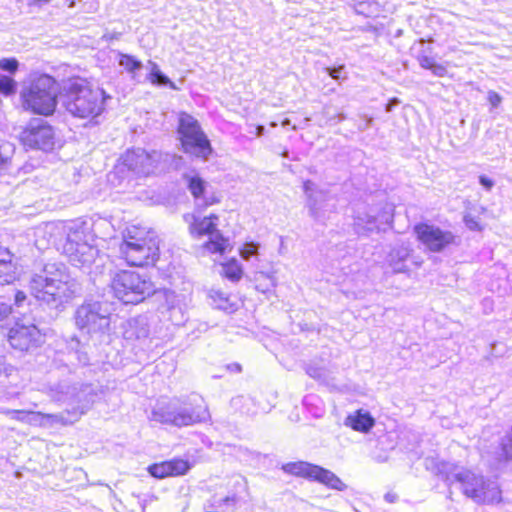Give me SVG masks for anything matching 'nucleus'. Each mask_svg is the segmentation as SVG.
<instances>
[{
    "mask_svg": "<svg viewBox=\"0 0 512 512\" xmlns=\"http://www.w3.org/2000/svg\"><path fill=\"white\" fill-rule=\"evenodd\" d=\"M60 96L64 109L74 118L92 122L105 109L104 91L85 78H70Z\"/></svg>",
    "mask_w": 512,
    "mask_h": 512,
    "instance_id": "1",
    "label": "nucleus"
},
{
    "mask_svg": "<svg viewBox=\"0 0 512 512\" xmlns=\"http://www.w3.org/2000/svg\"><path fill=\"white\" fill-rule=\"evenodd\" d=\"M20 100L27 112L53 115L57 107L56 80L49 75L38 76L22 89Z\"/></svg>",
    "mask_w": 512,
    "mask_h": 512,
    "instance_id": "2",
    "label": "nucleus"
},
{
    "mask_svg": "<svg viewBox=\"0 0 512 512\" xmlns=\"http://www.w3.org/2000/svg\"><path fill=\"white\" fill-rule=\"evenodd\" d=\"M177 134L184 153L202 159H207L213 153L211 142L200 123L189 113H179Z\"/></svg>",
    "mask_w": 512,
    "mask_h": 512,
    "instance_id": "3",
    "label": "nucleus"
},
{
    "mask_svg": "<svg viewBox=\"0 0 512 512\" xmlns=\"http://www.w3.org/2000/svg\"><path fill=\"white\" fill-rule=\"evenodd\" d=\"M160 241L152 230L134 226L130 231V267H153L160 256Z\"/></svg>",
    "mask_w": 512,
    "mask_h": 512,
    "instance_id": "4",
    "label": "nucleus"
},
{
    "mask_svg": "<svg viewBox=\"0 0 512 512\" xmlns=\"http://www.w3.org/2000/svg\"><path fill=\"white\" fill-rule=\"evenodd\" d=\"M19 143L25 150L49 152L54 149L56 135L54 128L46 121L33 119L21 130Z\"/></svg>",
    "mask_w": 512,
    "mask_h": 512,
    "instance_id": "5",
    "label": "nucleus"
},
{
    "mask_svg": "<svg viewBox=\"0 0 512 512\" xmlns=\"http://www.w3.org/2000/svg\"><path fill=\"white\" fill-rule=\"evenodd\" d=\"M282 470L288 475L316 481L331 489H346L345 483L338 476L316 464L305 461L288 462L282 465Z\"/></svg>",
    "mask_w": 512,
    "mask_h": 512,
    "instance_id": "6",
    "label": "nucleus"
},
{
    "mask_svg": "<svg viewBox=\"0 0 512 512\" xmlns=\"http://www.w3.org/2000/svg\"><path fill=\"white\" fill-rule=\"evenodd\" d=\"M413 231L416 240L424 246L425 250L432 253L442 252L456 243V236L451 231L442 230L426 222L415 224Z\"/></svg>",
    "mask_w": 512,
    "mask_h": 512,
    "instance_id": "7",
    "label": "nucleus"
},
{
    "mask_svg": "<svg viewBox=\"0 0 512 512\" xmlns=\"http://www.w3.org/2000/svg\"><path fill=\"white\" fill-rule=\"evenodd\" d=\"M457 480L461 490L467 497L478 503H498L501 500V489L498 485L473 474H460Z\"/></svg>",
    "mask_w": 512,
    "mask_h": 512,
    "instance_id": "8",
    "label": "nucleus"
},
{
    "mask_svg": "<svg viewBox=\"0 0 512 512\" xmlns=\"http://www.w3.org/2000/svg\"><path fill=\"white\" fill-rule=\"evenodd\" d=\"M45 334L32 323L16 321L7 331L6 339L13 350L28 352L44 343Z\"/></svg>",
    "mask_w": 512,
    "mask_h": 512,
    "instance_id": "9",
    "label": "nucleus"
},
{
    "mask_svg": "<svg viewBox=\"0 0 512 512\" xmlns=\"http://www.w3.org/2000/svg\"><path fill=\"white\" fill-rule=\"evenodd\" d=\"M192 467L189 459L173 457L150 464L147 472L155 479L178 478L187 475Z\"/></svg>",
    "mask_w": 512,
    "mask_h": 512,
    "instance_id": "10",
    "label": "nucleus"
},
{
    "mask_svg": "<svg viewBox=\"0 0 512 512\" xmlns=\"http://www.w3.org/2000/svg\"><path fill=\"white\" fill-rule=\"evenodd\" d=\"M150 267L130 270V304H138L153 295L157 288L149 275Z\"/></svg>",
    "mask_w": 512,
    "mask_h": 512,
    "instance_id": "11",
    "label": "nucleus"
},
{
    "mask_svg": "<svg viewBox=\"0 0 512 512\" xmlns=\"http://www.w3.org/2000/svg\"><path fill=\"white\" fill-rule=\"evenodd\" d=\"M63 285L61 280L36 275L30 282V290L37 300L49 303L60 297Z\"/></svg>",
    "mask_w": 512,
    "mask_h": 512,
    "instance_id": "12",
    "label": "nucleus"
},
{
    "mask_svg": "<svg viewBox=\"0 0 512 512\" xmlns=\"http://www.w3.org/2000/svg\"><path fill=\"white\" fill-rule=\"evenodd\" d=\"M75 323L80 330H86L88 333L101 331L108 324L107 318L91 305H82L78 308Z\"/></svg>",
    "mask_w": 512,
    "mask_h": 512,
    "instance_id": "13",
    "label": "nucleus"
},
{
    "mask_svg": "<svg viewBox=\"0 0 512 512\" xmlns=\"http://www.w3.org/2000/svg\"><path fill=\"white\" fill-rule=\"evenodd\" d=\"M19 278V265L15 253L0 245V286L11 285Z\"/></svg>",
    "mask_w": 512,
    "mask_h": 512,
    "instance_id": "14",
    "label": "nucleus"
},
{
    "mask_svg": "<svg viewBox=\"0 0 512 512\" xmlns=\"http://www.w3.org/2000/svg\"><path fill=\"white\" fill-rule=\"evenodd\" d=\"M219 217L215 213H211L204 217H194L189 225V233L194 237H203L213 235L217 232Z\"/></svg>",
    "mask_w": 512,
    "mask_h": 512,
    "instance_id": "15",
    "label": "nucleus"
},
{
    "mask_svg": "<svg viewBox=\"0 0 512 512\" xmlns=\"http://www.w3.org/2000/svg\"><path fill=\"white\" fill-rule=\"evenodd\" d=\"M345 425L354 431L368 433L375 425L373 416L362 409H357L345 419Z\"/></svg>",
    "mask_w": 512,
    "mask_h": 512,
    "instance_id": "16",
    "label": "nucleus"
},
{
    "mask_svg": "<svg viewBox=\"0 0 512 512\" xmlns=\"http://www.w3.org/2000/svg\"><path fill=\"white\" fill-rule=\"evenodd\" d=\"M213 237H210L202 245L209 254H218L223 256L232 250V245L229 239L219 232H215Z\"/></svg>",
    "mask_w": 512,
    "mask_h": 512,
    "instance_id": "17",
    "label": "nucleus"
},
{
    "mask_svg": "<svg viewBox=\"0 0 512 512\" xmlns=\"http://www.w3.org/2000/svg\"><path fill=\"white\" fill-rule=\"evenodd\" d=\"M4 413L16 421L28 423V424H35L36 422H41L43 419H52L53 418V415L44 414L39 411H31V410L15 409V410H7Z\"/></svg>",
    "mask_w": 512,
    "mask_h": 512,
    "instance_id": "18",
    "label": "nucleus"
},
{
    "mask_svg": "<svg viewBox=\"0 0 512 512\" xmlns=\"http://www.w3.org/2000/svg\"><path fill=\"white\" fill-rule=\"evenodd\" d=\"M201 403H203L202 400ZM206 414V407L200 404L195 410H192L191 412L174 414L171 418V421L178 426H187L196 422H200Z\"/></svg>",
    "mask_w": 512,
    "mask_h": 512,
    "instance_id": "19",
    "label": "nucleus"
},
{
    "mask_svg": "<svg viewBox=\"0 0 512 512\" xmlns=\"http://www.w3.org/2000/svg\"><path fill=\"white\" fill-rule=\"evenodd\" d=\"M484 207H471L467 209L463 216V222L471 231H481L485 226L483 216L486 214Z\"/></svg>",
    "mask_w": 512,
    "mask_h": 512,
    "instance_id": "20",
    "label": "nucleus"
},
{
    "mask_svg": "<svg viewBox=\"0 0 512 512\" xmlns=\"http://www.w3.org/2000/svg\"><path fill=\"white\" fill-rule=\"evenodd\" d=\"M221 267V276L230 282H239L244 275L242 264L234 257L222 262Z\"/></svg>",
    "mask_w": 512,
    "mask_h": 512,
    "instance_id": "21",
    "label": "nucleus"
},
{
    "mask_svg": "<svg viewBox=\"0 0 512 512\" xmlns=\"http://www.w3.org/2000/svg\"><path fill=\"white\" fill-rule=\"evenodd\" d=\"M209 298L218 309L225 311H233L235 309V305L231 302L230 296L221 290H212L209 293Z\"/></svg>",
    "mask_w": 512,
    "mask_h": 512,
    "instance_id": "22",
    "label": "nucleus"
},
{
    "mask_svg": "<svg viewBox=\"0 0 512 512\" xmlns=\"http://www.w3.org/2000/svg\"><path fill=\"white\" fill-rule=\"evenodd\" d=\"M187 187L195 199L204 196L206 189V182L198 175L190 176L187 178Z\"/></svg>",
    "mask_w": 512,
    "mask_h": 512,
    "instance_id": "23",
    "label": "nucleus"
},
{
    "mask_svg": "<svg viewBox=\"0 0 512 512\" xmlns=\"http://www.w3.org/2000/svg\"><path fill=\"white\" fill-rule=\"evenodd\" d=\"M17 82L10 76L0 74V94L11 96L16 93Z\"/></svg>",
    "mask_w": 512,
    "mask_h": 512,
    "instance_id": "24",
    "label": "nucleus"
},
{
    "mask_svg": "<svg viewBox=\"0 0 512 512\" xmlns=\"http://www.w3.org/2000/svg\"><path fill=\"white\" fill-rule=\"evenodd\" d=\"M148 79L151 83L156 85H169L171 88L175 89L174 84L170 81V79L161 73L156 65L153 66L151 72L148 75Z\"/></svg>",
    "mask_w": 512,
    "mask_h": 512,
    "instance_id": "25",
    "label": "nucleus"
},
{
    "mask_svg": "<svg viewBox=\"0 0 512 512\" xmlns=\"http://www.w3.org/2000/svg\"><path fill=\"white\" fill-rule=\"evenodd\" d=\"M501 450L504 460L507 461L512 459V429L505 436L504 441L501 444Z\"/></svg>",
    "mask_w": 512,
    "mask_h": 512,
    "instance_id": "26",
    "label": "nucleus"
},
{
    "mask_svg": "<svg viewBox=\"0 0 512 512\" xmlns=\"http://www.w3.org/2000/svg\"><path fill=\"white\" fill-rule=\"evenodd\" d=\"M19 68V62L15 58L0 59V69L15 74Z\"/></svg>",
    "mask_w": 512,
    "mask_h": 512,
    "instance_id": "27",
    "label": "nucleus"
},
{
    "mask_svg": "<svg viewBox=\"0 0 512 512\" xmlns=\"http://www.w3.org/2000/svg\"><path fill=\"white\" fill-rule=\"evenodd\" d=\"M258 251V246L254 242H245L239 249L240 256L243 259H249L254 256Z\"/></svg>",
    "mask_w": 512,
    "mask_h": 512,
    "instance_id": "28",
    "label": "nucleus"
},
{
    "mask_svg": "<svg viewBox=\"0 0 512 512\" xmlns=\"http://www.w3.org/2000/svg\"><path fill=\"white\" fill-rule=\"evenodd\" d=\"M112 288L119 299H122L127 294L125 283L120 276L113 279Z\"/></svg>",
    "mask_w": 512,
    "mask_h": 512,
    "instance_id": "29",
    "label": "nucleus"
},
{
    "mask_svg": "<svg viewBox=\"0 0 512 512\" xmlns=\"http://www.w3.org/2000/svg\"><path fill=\"white\" fill-rule=\"evenodd\" d=\"M132 161H133L134 167L144 166V162L146 163L147 166H152V164L154 162L152 156L148 153H145L142 155L134 154Z\"/></svg>",
    "mask_w": 512,
    "mask_h": 512,
    "instance_id": "30",
    "label": "nucleus"
},
{
    "mask_svg": "<svg viewBox=\"0 0 512 512\" xmlns=\"http://www.w3.org/2000/svg\"><path fill=\"white\" fill-rule=\"evenodd\" d=\"M418 61H419L420 66L424 69L432 70V68L435 67V61L432 57H429L426 55L420 56L418 58Z\"/></svg>",
    "mask_w": 512,
    "mask_h": 512,
    "instance_id": "31",
    "label": "nucleus"
},
{
    "mask_svg": "<svg viewBox=\"0 0 512 512\" xmlns=\"http://www.w3.org/2000/svg\"><path fill=\"white\" fill-rule=\"evenodd\" d=\"M13 313V308L9 304H1L0 305V322L5 321L10 317V315Z\"/></svg>",
    "mask_w": 512,
    "mask_h": 512,
    "instance_id": "32",
    "label": "nucleus"
},
{
    "mask_svg": "<svg viewBox=\"0 0 512 512\" xmlns=\"http://www.w3.org/2000/svg\"><path fill=\"white\" fill-rule=\"evenodd\" d=\"M488 102L492 107H497L502 101V97L495 91H489L487 95Z\"/></svg>",
    "mask_w": 512,
    "mask_h": 512,
    "instance_id": "33",
    "label": "nucleus"
},
{
    "mask_svg": "<svg viewBox=\"0 0 512 512\" xmlns=\"http://www.w3.org/2000/svg\"><path fill=\"white\" fill-rule=\"evenodd\" d=\"M343 69V66L337 67V68H326L327 73L333 78V79H339L341 71Z\"/></svg>",
    "mask_w": 512,
    "mask_h": 512,
    "instance_id": "34",
    "label": "nucleus"
},
{
    "mask_svg": "<svg viewBox=\"0 0 512 512\" xmlns=\"http://www.w3.org/2000/svg\"><path fill=\"white\" fill-rule=\"evenodd\" d=\"M25 292L18 290L14 295V301L16 305H21L26 300Z\"/></svg>",
    "mask_w": 512,
    "mask_h": 512,
    "instance_id": "35",
    "label": "nucleus"
},
{
    "mask_svg": "<svg viewBox=\"0 0 512 512\" xmlns=\"http://www.w3.org/2000/svg\"><path fill=\"white\" fill-rule=\"evenodd\" d=\"M479 181L482 186H484L486 189H491L494 185L493 181L486 177L485 175H480Z\"/></svg>",
    "mask_w": 512,
    "mask_h": 512,
    "instance_id": "36",
    "label": "nucleus"
},
{
    "mask_svg": "<svg viewBox=\"0 0 512 512\" xmlns=\"http://www.w3.org/2000/svg\"><path fill=\"white\" fill-rule=\"evenodd\" d=\"M431 71H432L435 75L440 76V77L445 76V74H446V68H445L444 66H442V65H438V64H436V63H435V67H434V68H432V70H431Z\"/></svg>",
    "mask_w": 512,
    "mask_h": 512,
    "instance_id": "37",
    "label": "nucleus"
},
{
    "mask_svg": "<svg viewBox=\"0 0 512 512\" xmlns=\"http://www.w3.org/2000/svg\"><path fill=\"white\" fill-rule=\"evenodd\" d=\"M28 5L31 7H41L50 2V0H27Z\"/></svg>",
    "mask_w": 512,
    "mask_h": 512,
    "instance_id": "38",
    "label": "nucleus"
},
{
    "mask_svg": "<svg viewBox=\"0 0 512 512\" xmlns=\"http://www.w3.org/2000/svg\"><path fill=\"white\" fill-rule=\"evenodd\" d=\"M227 369L232 371V372H241L242 371V366L239 363H231V364H229L227 366Z\"/></svg>",
    "mask_w": 512,
    "mask_h": 512,
    "instance_id": "39",
    "label": "nucleus"
},
{
    "mask_svg": "<svg viewBox=\"0 0 512 512\" xmlns=\"http://www.w3.org/2000/svg\"><path fill=\"white\" fill-rule=\"evenodd\" d=\"M220 202V199L217 197H211L209 200L205 201L204 205L205 207L211 206L214 204H218Z\"/></svg>",
    "mask_w": 512,
    "mask_h": 512,
    "instance_id": "40",
    "label": "nucleus"
},
{
    "mask_svg": "<svg viewBox=\"0 0 512 512\" xmlns=\"http://www.w3.org/2000/svg\"><path fill=\"white\" fill-rule=\"evenodd\" d=\"M385 499L386 501H388L389 503H393L396 501L397 499V495L395 493H387L385 495Z\"/></svg>",
    "mask_w": 512,
    "mask_h": 512,
    "instance_id": "41",
    "label": "nucleus"
},
{
    "mask_svg": "<svg viewBox=\"0 0 512 512\" xmlns=\"http://www.w3.org/2000/svg\"><path fill=\"white\" fill-rule=\"evenodd\" d=\"M224 501H225V502H229V501L235 502V501H236V498H235V497H231V498H230V497H225V498H224Z\"/></svg>",
    "mask_w": 512,
    "mask_h": 512,
    "instance_id": "42",
    "label": "nucleus"
}]
</instances>
